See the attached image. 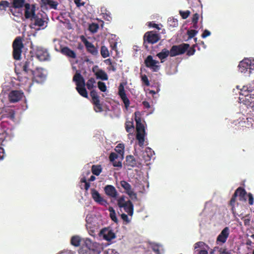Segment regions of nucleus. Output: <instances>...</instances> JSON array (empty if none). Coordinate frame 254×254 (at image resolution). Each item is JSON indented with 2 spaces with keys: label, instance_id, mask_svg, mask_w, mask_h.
<instances>
[{
  "label": "nucleus",
  "instance_id": "nucleus-1",
  "mask_svg": "<svg viewBox=\"0 0 254 254\" xmlns=\"http://www.w3.org/2000/svg\"><path fill=\"white\" fill-rule=\"evenodd\" d=\"M85 249L80 251L81 254H100L102 250L101 246L87 239L85 241Z\"/></svg>",
  "mask_w": 254,
  "mask_h": 254
},
{
  "label": "nucleus",
  "instance_id": "nucleus-2",
  "mask_svg": "<svg viewBox=\"0 0 254 254\" xmlns=\"http://www.w3.org/2000/svg\"><path fill=\"white\" fill-rule=\"evenodd\" d=\"M73 80L76 83V89L78 93L83 97L88 98V93L85 87V80L79 72H76Z\"/></svg>",
  "mask_w": 254,
  "mask_h": 254
},
{
  "label": "nucleus",
  "instance_id": "nucleus-3",
  "mask_svg": "<svg viewBox=\"0 0 254 254\" xmlns=\"http://www.w3.org/2000/svg\"><path fill=\"white\" fill-rule=\"evenodd\" d=\"M24 47L22 38L20 37H17L12 43L13 57L16 60L20 59L22 49Z\"/></svg>",
  "mask_w": 254,
  "mask_h": 254
},
{
  "label": "nucleus",
  "instance_id": "nucleus-4",
  "mask_svg": "<svg viewBox=\"0 0 254 254\" xmlns=\"http://www.w3.org/2000/svg\"><path fill=\"white\" fill-rule=\"evenodd\" d=\"M118 205L120 208H124L128 215L130 216L133 215V205L130 200L125 201L124 197H121L118 200Z\"/></svg>",
  "mask_w": 254,
  "mask_h": 254
},
{
  "label": "nucleus",
  "instance_id": "nucleus-5",
  "mask_svg": "<svg viewBox=\"0 0 254 254\" xmlns=\"http://www.w3.org/2000/svg\"><path fill=\"white\" fill-rule=\"evenodd\" d=\"M190 47L188 44H182L179 45H173L169 52L170 56L171 57H175L184 54Z\"/></svg>",
  "mask_w": 254,
  "mask_h": 254
},
{
  "label": "nucleus",
  "instance_id": "nucleus-6",
  "mask_svg": "<svg viewBox=\"0 0 254 254\" xmlns=\"http://www.w3.org/2000/svg\"><path fill=\"white\" fill-rule=\"evenodd\" d=\"M238 67L239 71L242 73H245L248 70L251 73V70L254 69V60L246 58L240 62Z\"/></svg>",
  "mask_w": 254,
  "mask_h": 254
},
{
  "label": "nucleus",
  "instance_id": "nucleus-7",
  "mask_svg": "<svg viewBox=\"0 0 254 254\" xmlns=\"http://www.w3.org/2000/svg\"><path fill=\"white\" fill-rule=\"evenodd\" d=\"M160 39V37L158 34L155 33L154 31H148L145 33L143 36V45L147 48L145 45L146 43L153 44L156 43Z\"/></svg>",
  "mask_w": 254,
  "mask_h": 254
},
{
  "label": "nucleus",
  "instance_id": "nucleus-8",
  "mask_svg": "<svg viewBox=\"0 0 254 254\" xmlns=\"http://www.w3.org/2000/svg\"><path fill=\"white\" fill-rule=\"evenodd\" d=\"M144 64L147 67L149 68L153 72H157L160 68L159 62L153 60L152 56L151 55L148 56L145 59Z\"/></svg>",
  "mask_w": 254,
  "mask_h": 254
},
{
  "label": "nucleus",
  "instance_id": "nucleus-9",
  "mask_svg": "<svg viewBox=\"0 0 254 254\" xmlns=\"http://www.w3.org/2000/svg\"><path fill=\"white\" fill-rule=\"evenodd\" d=\"M36 58L40 61H46L50 60V56L47 49L37 47L35 50Z\"/></svg>",
  "mask_w": 254,
  "mask_h": 254
},
{
  "label": "nucleus",
  "instance_id": "nucleus-10",
  "mask_svg": "<svg viewBox=\"0 0 254 254\" xmlns=\"http://www.w3.org/2000/svg\"><path fill=\"white\" fill-rule=\"evenodd\" d=\"M36 68L37 67L34 65L33 58L32 56H31L23 64V71H24V74H28V73L31 74Z\"/></svg>",
  "mask_w": 254,
  "mask_h": 254
},
{
  "label": "nucleus",
  "instance_id": "nucleus-11",
  "mask_svg": "<svg viewBox=\"0 0 254 254\" xmlns=\"http://www.w3.org/2000/svg\"><path fill=\"white\" fill-rule=\"evenodd\" d=\"M31 78L33 83L34 82L37 83H41L44 82L46 79V75L42 72V69L38 68L33 71L31 73Z\"/></svg>",
  "mask_w": 254,
  "mask_h": 254
},
{
  "label": "nucleus",
  "instance_id": "nucleus-12",
  "mask_svg": "<svg viewBox=\"0 0 254 254\" xmlns=\"http://www.w3.org/2000/svg\"><path fill=\"white\" fill-rule=\"evenodd\" d=\"M90 96L92 98V103L94 105V110L96 112H102L103 111L102 105L100 103L99 97L98 93L95 90L90 91Z\"/></svg>",
  "mask_w": 254,
  "mask_h": 254
},
{
  "label": "nucleus",
  "instance_id": "nucleus-13",
  "mask_svg": "<svg viewBox=\"0 0 254 254\" xmlns=\"http://www.w3.org/2000/svg\"><path fill=\"white\" fill-rule=\"evenodd\" d=\"M81 40L84 43L88 53L91 54L94 56H97L98 55L99 53L98 49L95 47L92 43L88 41L83 36L81 38Z\"/></svg>",
  "mask_w": 254,
  "mask_h": 254
},
{
  "label": "nucleus",
  "instance_id": "nucleus-14",
  "mask_svg": "<svg viewBox=\"0 0 254 254\" xmlns=\"http://www.w3.org/2000/svg\"><path fill=\"white\" fill-rule=\"evenodd\" d=\"M91 194L92 198L97 203L104 206H106L108 204L107 201L103 198L95 189H91Z\"/></svg>",
  "mask_w": 254,
  "mask_h": 254
},
{
  "label": "nucleus",
  "instance_id": "nucleus-15",
  "mask_svg": "<svg viewBox=\"0 0 254 254\" xmlns=\"http://www.w3.org/2000/svg\"><path fill=\"white\" fill-rule=\"evenodd\" d=\"M247 192L246 190L242 187H239L235 191L231 198V203L236 202V197L239 196L240 201L246 200V195Z\"/></svg>",
  "mask_w": 254,
  "mask_h": 254
},
{
  "label": "nucleus",
  "instance_id": "nucleus-16",
  "mask_svg": "<svg viewBox=\"0 0 254 254\" xmlns=\"http://www.w3.org/2000/svg\"><path fill=\"white\" fill-rule=\"evenodd\" d=\"M24 93L22 91L12 90L8 95L9 101L11 103L17 102L23 98Z\"/></svg>",
  "mask_w": 254,
  "mask_h": 254
},
{
  "label": "nucleus",
  "instance_id": "nucleus-17",
  "mask_svg": "<svg viewBox=\"0 0 254 254\" xmlns=\"http://www.w3.org/2000/svg\"><path fill=\"white\" fill-rule=\"evenodd\" d=\"M100 236L107 241H110L116 238L115 234L109 228H104L100 232Z\"/></svg>",
  "mask_w": 254,
  "mask_h": 254
},
{
  "label": "nucleus",
  "instance_id": "nucleus-18",
  "mask_svg": "<svg viewBox=\"0 0 254 254\" xmlns=\"http://www.w3.org/2000/svg\"><path fill=\"white\" fill-rule=\"evenodd\" d=\"M118 94L124 103L126 109L127 110L130 105V101L127 97L124 87L122 84L119 87Z\"/></svg>",
  "mask_w": 254,
  "mask_h": 254
},
{
  "label": "nucleus",
  "instance_id": "nucleus-19",
  "mask_svg": "<svg viewBox=\"0 0 254 254\" xmlns=\"http://www.w3.org/2000/svg\"><path fill=\"white\" fill-rule=\"evenodd\" d=\"M136 139L138 140V144L140 147L144 144L145 137L146 135L145 128H136Z\"/></svg>",
  "mask_w": 254,
  "mask_h": 254
},
{
  "label": "nucleus",
  "instance_id": "nucleus-20",
  "mask_svg": "<svg viewBox=\"0 0 254 254\" xmlns=\"http://www.w3.org/2000/svg\"><path fill=\"white\" fill-rule=\"evenodd\" d=\"M27 75V74H24V71H23L22 73L18 75L17 79L19 82H20L21 84L27 85L28 90H29L33 82L32 81L31 76L30 75V77H28Z\"/></svg>",
  "mask_w": 254,
  "mask_h": 254
},
{
  "label": "nucleus",
  "instance_id": "nucleus-21",
  "mask_svg": "<svg viewBox=\"0 0 254 254\" xmlns=\"http://www.w3.org/2000/svg\"><path fill=\"white\" fill-rule=\"evenodd\" d=\"M25 14L24 16L26 19H30L32 20V17L35 16V6L34 4L31 5L29 3H25Z\"/></svg>",
  "mask_w": 254,
  "mask_h": 254
},
{
  "label": "nucleus",
  "instance_id": "nucleus-22",
  "mask_svg": "<svg viewBox=\"0 0 254 254\" xmlns=\"http://www.w3.org/2000/svg\"><path fill=\"white\" fill-rule=\"evenodd\" d=\"M45 13H38L32 17L31 21H34V25L41 27L44 26L46 22L44 18Z\"/></svg>",
  "mask_w": 254,
  "mask_h": 254
},
{
  "label": "nucleus",
  "instance_id": "nucleus-23",
  "mask_svg": "<svg viewBox=\"0 0 254 254\" xmlns=\"http://www.w3.org/2000/svg\"><path fill=\"white\" fill-rule=\"evenodd\" d=\"M120 185L124 189L125 192L130 197L134 196L136 198V194L132 189L131 185L126 181H121Z\"/></svg>",
  "mask_w": 254,
  "mask_h": 254
},
{
  "label": "nucleus",
  "instance_id": "nucleus-24",
  "mask_svg": "<svg viewBox=\"0 0 254 254\" xmlns=\"http://www.w3.org/2000/svg\"><path fill=\"white\" fill-rule=\"evenodd\" d=\"M229 233L230 230L229 227H225L221 232L220 234L218 236L217 238V242H221L222 244L225 243L229 237Z\"/></svg>",
  "mask_w": 254,
  "mask_h": 254
},
{
  "label": "nucleus",
  "instance_id": "nucleus-25",
  "mask_svg": "<svg viewBox=\"0 0 254 254\" xmlns=\"http://www.w3.org/2000/svg\"><path fill=\"white\" fill-rule=\"evenodd\" d=\"M104 191L105 194L111 197L116 198L118 195L116 189L112 185H108L106 186L104 188Z\"/></svg>",
  "mask_w": 254,
  "mask_h": 254
},
{
  "label": "nucleus",
  "instance_id": "nucleus-26",
  "mask_svg": "<svg viewBox=\"0 0 254 254\" xmlns=\"http://www.w3.org/2000/svg\"><path fill=\"white\" fill-rule=\"evenodd\" d=\"M42 4L44 6H49L51 9H58L59 2L56 0H41Z\"/></svg>",
  "mask_w": 254,
  "mask_h": 254
},
{
  "label": "nucleus",
  "instance_id": "nucleus-27",
  "mask_svg": "<svg viewBox=\"0 0 254 254\" xmlns=\"http://www.w3.org/2000/svg\"><path fill=\"white\" fill-rule=\"evenodd\" d=\"M61 52L63 55L68 57L72 59H75L76 58V53L67 47H64L62 48Z\"/></svg>",
  "mask_w": 254,
  "mask_h": 254
},
{
  "label": "nucleus",
  "instance_id": "nucleus-28",
  "mask_svg": "<svg viewBox=\"0 0 254 254\" xmlns=\"http://www.w3.org/2000/svg\"><path fill=\"white\" fill-rule=\"evenodd\" d=\"M170 52L169 51L164 48L162 50V51L157 54L156 56L160 60L161 63H163L165 61V60L170 56Z\"/></svg>",
  "mask_w": 254,
  "mask_h": 254
},
{
  "label": "nucleus",
  "instance_id": "nucleus-29",
  "mask_svg": "<svg viewBox=\"0 0 254 254\" xmlns=\"http://www.w3.org/2000/svg\"><path fill=\"white\" fill-rule=\"evenodd\" d=\"M154 154V151L150 147H147L143 153V158L145 161H149Z\"/></svg>",
  "mask_w": 254,
  "mask_h": 254
},
{
  "label": "nucleus",
  "instance_id": "nucleus-30",
  "mask_svg": "<svg viewBox=\"0 0 254 254\" xmlns=\"http://www.w3.org/2000/svg\"><path fill=\"white\" fill-rule=\"evenodd\" d=\"M126 165L131 167H134L136 165V161L133 156L127 155L126 158Z\"/></svg>",
  "mask_w": 254,
  "mask_h": 254
},
{
  "label": "nucleus",
  "instance_id": "nucleus-31",
  "mask_svg": "<svg viewBox=\"0 0 254 254\" xmlns=\"http://www.w3.org/2000/svg\"><path fill=\"white\" fill-rule=\"evenodd\" d=\"M95 75L97 79H100L102 80H107L108 79L107 74L103 70L100 69L95 73Z\"/></svg>",
  "mask_w": 254,
  "mask_h": 254
},
{
  "label": "nucleus",
  "instance_id": "nucleus-32",
  "mask_svg": "<svg viewBox=\"0 0 254 254\" xmlns=\"http://www.w3.org/2000/svg\"><path fill=\"white\" fill-rule=\"evenodd\" d=\"M102 167L101 165H93L91 168V171L93 174L96 176H99L102 172Z\"/></svg>",
  "mask_w": 254,
  "mask_h": 254
},
{
  "label": "nucleus",
  "instance_id": "nucleus-33",
  "mask_svg": "<svg viewBox=\"0 0 254 254\" xmlns=\"http://www.w3.org/2000/svg\"><path fill=\"white\" fill-rule=\"evenodd\" d=\"M81 239L78 236H73L70 240L71 244L75 247H78L80 245Z\"/></svg>",
  "mask_w": 254,
  "mask_h": 254
},
{
  "label": "nucleus",
  "instance_id": "nucleus-34",
  "mask_svg": "<svg viewBox=\"0 0 254 254\" xmlns=\"http://www.w3.org/2000/svg\"><path fill=\"white\" fill-rule=\"evenodd\" d=\"M25 0H13V7L15 8L22 7L24 5Z\"/></svg>",
  "mask_w": 254,
  "mask_h": 254
},
{
  "label": "nucleus",
  "instance_id": "nucleus-35",
  "mask_svg": "<svg viewBox=\"0 0 254 254\" xmlns=\"http://www.w3.org/2000/svg\"><path fill=\"white\" fill-rule=\"evenodd\" d=\"M96 83L95 80L94 78L91 77L90 78L88 81H87L85 85L87 86V88L88 90H92V89L95 87L96 86L94 85L95 83Z\"/></svg>",
  "mask_w": 254,
  "mask_h": 254
},
{
  "label": "nucleus",
  "instance_id": "nucleus-36",
  "mask_svg": "<svg viewBox=\"0 0 254 254\" xmlns=\"http://www.w3.org/2000/svg\"><path fill=\"white\" fill-rule=\"evenodd\" d=\"M109 211L110 212V216L112 221L114 222L117 223L118 222V218L116 216V214L115 210L112 207H110L109 208Z\"/></svg>",
  "mask_w": 254,
  "mask_h": 254
},
{
  "label": "nucleus",
  "instance_id": "nucleus-37",
  "mask_svg": "<svg viewBox=\"0 0 254 254\" xmlns=\"http://www.w3.org/2000/svg\"><path fill=\"white\" fill-rule=\"evenodd\" d=\"M100 53L103 58H107L109 56L110 54L108 48L105 46H102L101 47Z\"/></svg>",
  "mask_w": 254,
  "mask_h": 254
},
{
  "label": "nucleus",
  "instance_id": "nucleus-38",
  "mask_svg": "<svg viewBox=\"0 0 254 254\" xmlns=\"http://www.w3.org/2000/svg\"><path fill=\"white\" fill-rule=\"evenodd\" d=\"M168 23L170 27H176L178 25V21L174 18H169L168 20Z\"/></svg>",
  "mask_w": 254,
  "mask_h": 254
},
{
  "label": "nucleus",
  "instance_id": "nucleus-39",
  "mask_svg": "<svg viewBox=\"0 0 254 254\" xmlns=\"http://www.w3.org/2000/svg\"><path fill=\"white\" fill-rule=\"evenodd\" d=\"M98 29L99 25L97 24L94 23L90 24L89 27V30L93 33L96 32Z\"/></svg>",
  "mask_w": 254,
  "mask_h": 254
},
{
  "label": "nucleus",
  "instance_id": "nucleus-40",
  "mask_svg": "<svg viewBox=\"0 0 254 254\" xmlns=\"http://www.w3.org/2000/svg\"><path fill=\"white\" fill-rule=\"evenodd\" d=\"M179 13L183 19H187L189 15H190V11L189 10H186V11H182L180 10Z\"/></svg>",
  "mask_w": 254,
  "mask_h": 254
},
{
  "label": "nucleus",
  "instance_id": "nucleus-41",
  "mask_svg": "<svg viewBox=\"0 0 254 254\" xmlns=\"http://www.w3.org/2000/svg\"><path fill=\"white\" fill-rule=\"evenodd\" d=\"M115 150L117 152L120 154H123L124 152V145L122 144H118Z\"/></svg>",
  "mask_w": 254,
  "mask_h": 254
},
{
  "label": "nucleus",
  "instance_id": "nucleus-42",
  "mask_svg": "<svg viewBox=\"0 0 254 254\" xmlns=\"http://www.w3.org/2000/svg\"><path fill=\"white\" fill-rule=\"evenodd\" d=\"M135 121L136 122L135 127H144L143 125L141 123V119L139 117L136 116V113H135Z\"/></svg>",
  "mask_w": 254,
  "mask_h": 254
},
{
  "label": "nucleus",
  "instance_id": "nucleus-43",
  "mask_svg": "<svg viewBox=\"0 0 254 254\" xmlns=\"http://www.w3.org/2000/svg\"><path fill=\"white\" fill-rule=\"evenodd\" d=\"M9 2L7 1L2 0L0 1V10H5L9 6Z\"/></svg>",
  "mask_w": 254,
  "mask_h": 254
},
{
  "label": "nucleus",
  "instance_id": "nucleus-44",
  "mask_svg": "<svg viewBox=\"0 0 254 254\" xmlns=\"http://www.w3.org/2000/svg\"><path fill=\"white\" fill-rule=\"evenodd\" d=\"M98 87L102 92H104L107 90V87L105 83L102 81H99L98 82Z\"/></svg>",
  "mask_w": 254,
  "mask_h": 254
},
{
  "label": "nucleus",
  "instance_id": "nucleus-45",
  "mask_svg": "<svg viewBox=\"0 0 254 254\" xmlns=\"http://www.w3.org/2000/svg\"><path fill=\"white\" fill-rule=\"evenodd\" d=\"M197 33V31L195 30H189L187 31V34L189 39L193 38Z\"/></svg>",
  "mask_w": 254,
  "mask_h": 254
},
{
  "label": "nucleus",
  "instance_id": "nucleus-46",
  "mask_svg": "<svg viewBox=\"0 0 254 254\" xmlns=\"http://www.w3.org/2000/svg\"><path fill=\"white\" fill-rule=\"evenodd\" d=\"M141 81L146 86H148L150 85V83L146 75L144 74L141 76Z\"/></svg>",
  "mask_w": 254,
  "mask_h": 254
},
{
  "label": "nucleus",
  "instance_id": "nucleus-47",
  "mask_svg": "<svg viewBox=\"0 0 254 254\" xmlns=\"http://www.w3.org/2000/svg\"><path fill=\"white\" fill-rule=\"evenodd\" d=\"M118 157V155L116 153L112 152L110 154L109 159L111 162L114 161H115V160L117 159Z\"/></svg>",
  "mask_w": 254,
  "mask_h": 254
},
{
  "label": "nucleus",
  "instance_id": "nucleus-48",
  "mask_svg": "<svg viewBox=\"0 0 254 254\" xmlns=\"http://www.w3.org/2000/svg\"><path fill=\"white\" fill-rule=\"evenodd\" d=\"M187 55H188L189 56L193 55L194 54L195 51V50L194 49V45L192 47L189 49L188 50H187Z\"/></svg>",
  "mask_w": 254,
  "mask_h": 254
},
{
  "label": "nucleus",
  "instance_id": "nucleus-49",
  "mask_svg": "<svg viewBox=\"0 0 254 254\" xmlns=\"http://www.w3.org/2000/svg\"><path fill=\"white\" fill-rule=\"evenodd\" d=\"M219 254H231V253L227 250L226 248H221L219 250Z\"/></svg>",
  "mask_w": 254,
  "mask_h": 254
},
{
  "label": "nucleus",
  "instance_id": "nucleus-50",
  "mask_svg": "<svg viewBox=\"0 0 254 254\" xmlns=\"http://www.w3.org/2000/svg\"><path fill=\"white\" fill-rule=\"evenodd\" d=\"M198 19H199V14L198 13L194 14L193 15L192 18V22L196 24V23L198 22Z\"/></svg>",
  "mask_w": 254,
  "mask_h": 254
},
{
  "label": "nucleus",
  "instance_id": "nucleus-51",
  "mask_svg": "<svg viewBox=\"0 0 254 254\" xmlns=\"http://www.w3.org/2000/svg\"><path fill=\"white\" fill-rule=\"evenodd\" d=\"M153 251L156 254H161L160 252V250L158 246L157 245H154L152 248Z\"/></svg>",
  "mask_w": 254,
  "mask_h": 254
},
{
  "label": "nucleus",
  "instance_id": "nucleus-52",
  "mask_svg": "<svg viewBox=\"0 0 254 254\" xmlns=\"http://www.w3.org/2000/svg\"><path fill=\"white\" fill-rule=\"evenodd\" d=\"M211 34V33L209 31H208V30L207 29H205L203 33L201 35V37L202 38H205L206 37H207V36H210Z\"/></svg>",
  "mask_w": 254,
  "mask_h": 254
},
{
  "label": "nucleus",
  "instance_id": "nucleus-53",
  "mask_svg": "<svg viewBox=\"0 0 254 254\" xmlns=\"http://www.w3.org/2000/svg\"><path fill=\"white\" fill-rule=\"evenodd\" d=\"M249 197V203L250 205H253L254 204V197L253 194L249 193L248 195Z\"/></svg>",
  "mask_w": 254,
  "mask_h": 254
},
{
  "label": "nucleus",
  "instance_id": "nucleus-54",
  "mask_svg": "<svg viewBox=\"0 0 254 254\" xmlns=\"http://www.w3.org/2000/svg\"><path fill=\"white\" fill-rule=\"evenodd\" d=\"M247 216H245L242 218V219L243 220L245 225H249L250 222V219L249 218H247Z\"/></svg>",
  "mask_w": 254,
  "mask_h": 254
},
{
  "label": "nucleus",
  "instance_id": "nucleus-55",
  "mask_svg": "<svg viewBox=\"0 0 254 254\" xmlns=\"http://www.w3.org/2000/svg\"><path fill=\"white\" fill-rule=\"evenodd\" d=\"M113 163V165L114 167H122V165L121 161H117L116 160L114 161H111Z\"/></svg>",
  "mask_w": 254,
  "mask_h": 254
},
{
  "label": "nucleus",
  "instance_id": "nucleus-56",
  "mask_svg": "<svg viewBox=\"0 0 254 254\" xmlns=\"http://www.w3.org/2000/svg\"><path fill=\"white\" fill-rule=\"evenodd\" d=\"M148 26L151 27H153V28H156L158 30L160 29V28L159 27V25H158L157 24H155V23H154L152 22H150L149 23Z\"/></svg>",
  "mask_w": 254,
  "mask_h": 254
},
{
  "label": "nucleus",
  "instance_id": "nucleus-57",
  "mask_svg": "<svg viewBox=\"0 0 254 254\" xmlns=\"http://www.w3.org/2000/svg\"><path fill=\"white\" fill-rule=\"evenodd\" d=\"M7 136V133L4 130H2L1 133H0V139L3 140Z\"/></svg>",
  "mask_w": 254,
  "mask_h": 254
},
{
  "label": "nucleus",
  "instance_id": "nucleus-58",
  "mask_svg": "<svg viewBox=\"0 0 254 254\" xmlns=\"http://www.w3.org/2000/svg\"><path fill=\"white\" fill-rule=\"evenodd\" d=\"M204 245V243L203 242H198L195 244L194 245V249H196L197 248L202 247Z\"/></svg>",
  "mask_w": 254,
  "mask_h": 254
},
{
  "label": "nucleus",
  "instance_id": "nucleus-59",
  "mask_svg": "<svg viewBox=\"0 0 254 254\" xmlns=\"http://www.w3.org/2000/svg\"><path fill=\"white\" fill-rule=\"evenodd\" d=\"M235 202H234L233 203H231V199L230 201L229 204L232 207H231V211L233 214L235 213Z\"/></svg>",
  "mask_w": 254,
  "mask_h": 254
},
{
  "label": "nucleus",
  "instance_id": "nucleus-60",
  "mask_svg": "<svg viewBox=\"0 0 254 254\" xmlns=\"http://www.w3.org/2000/svg\"><path fill=\"white\" fill-rule=\"evenodd\" d=\"M142 105H143L144 107L146 109H149L150 107L149 103L146 101H143Z\"/></svg>",
  "mask_w": 254,
  "mask_h": 254
},
{
  "label": "nucleus",
  "instance_id": "nucleus-61",
  "mask_svg": "<svg viewBox=\"0 0 254 254\" xmlns=\"http://www.w3.org/2000/svg\"><path fill=\"white\" fill-rule=\"evenodd\" d=\"M122 218L126 221L128 222V216L127 214L123 213L121 215Z\"/></svg>",
  "mask_w": 254,
  "mask_h": 254
},
{
  "label": "nucleus",
  "instance_id": "nucleus-62",
  "mask_svg": "<svg viewBox=\"0 0 254 254\" xmlns=\"http://www.w3.org/2000/svg\"><path fill=\"white\" fill-rule=\"evenodd\" d=\"M104 62L106 64H108L109 65H112L113 63L112 62V60L110 59H108L104 61Z\"/></svg>",
  "mask_w": 254,
  "mask_h": 254
},
{
  "label": "nucleus",
  "instance_id": "nucleus-63",
  "mask_svg": "<svg viewBox=\"0 0 254 254\" xmlns=\"http://www.w3.org/2000/svg\"><path fill=\"white\" fill-rule=\"evenodd\" d=\"M10 114L8 116V117L11 119V120H13L14 119V112L13 110H11L10 112H9Z\"/></svg>",
  "mask_w": 254,
  "mask_h": 254
},
{
  "label": "nucleus",
  "instance_id": "nucleus-64",
  "mask_svg": "<svg viewBox=\"0 0 254 254\" xmlns=\"http://www.w3.org/2000/svg\"><path fill=\"white\" fill-rule=\"evenodd\" d=\"M197 254H208V252L206 250H201L199 251Z\"/></svg>",
  "mask_w": 254,
  "mask_h": 254
}]
</instances>
